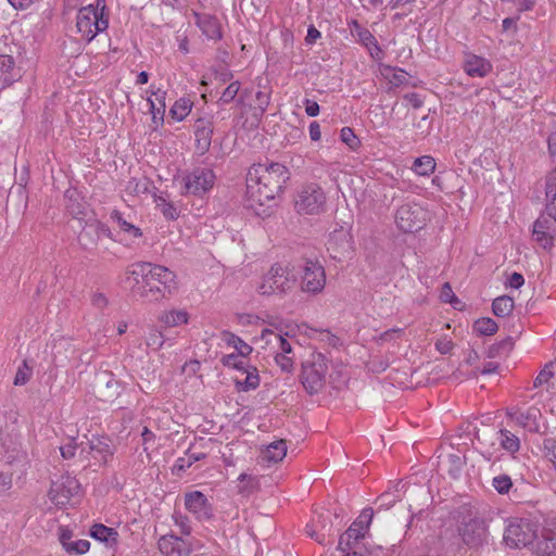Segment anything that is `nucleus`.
<instances>
[{
    "instance_id": "obj_2",
    "label": "nucleus",
    "mask_w": 556,
    "mask_h": 556,
    "mask_svg": "<svg viewBox=\"0 0 556 556\" xmlns=\"http://www.w3.org/2000/svg\"><path fill=\"white\" fill-rule=\"evenodd\" d=\"M295 281V276L287 266L275 263L262 277L257 290L262 295H283L294 288Z\"/></svg>"
},
{
    "instance_id": "obj_45",
    "label": "nucleus",
    "mask_w": 556,
    "mask_h": 556,
    "mask_svg": "<svg viewBox=\"0 0 556 556\" xmlns=\"http://www.w3.org/2000/svg\"><path fill=\"white\" fill-rule=\"evenodd\" d=\"M157 207L161 208L163 215L167 218V219H177L178 216H179V212L177 210V207L170 203V202H167L164 198L160 197L159 200H157Z\"/></svg>"
},
{
    "instance_id": "obj_55",
    "label": "nucleus",
    "mask_w": 556,
    "mask_h": 556,
    "mask_svg": "<svg viewBox=\"0 0 556 556\" xmlns=\"http://www.w3.org/2000/svg\"><path fill=\"white\" fill-rule=\"evenodd\" d=\"M77 448L81 450L80 443L78 444L75 441V439H71V441L67 444H65V445L60 447L61 455L65 459L73 458L75 456V454H76V450Z\"/></svg>"
},
{
    "instance_id": "obj_35",
    "label": "nucleus",
    "mask_w": 556,
    "mask_h": 556,
    "mask_svg": "<svg viewBox=\"0 0 556 556\" xmlns=\"http://www.w3.org/2000/svg\"><path fill=\"white\" fill-rule=\"evenodd\" d=\"M514 309V300L508 295L496 298L492 303V311L497 317L509 316Z\"/></svg>"
},
{
    "instance_id": "obj_6",
    "label": "nucleus",
    "mask_w": 556,
    "mask_h": 556,
    "mask_svg": "<svg viewBox=\"0 0 556 556\" xmlns=\"http://www.w3.org/2000/svg\"><path fill=\"white\" fill-rule=\"evenodd\" d=\"M326 195L316 184H308L301 188L295 198V208L300 214H319L325 206Z\"/></svg>"
},
{
    "instance_id": "obj_43",
    "label": "nucleus",
    "mask_w": 556,
    "mask_h": 556,
    "mask_svg": "<svg viewBox=\"0 0 556 556\" xmlns=\"http://www.w3.org/2000/svg\"><path fill=\"white\" fill-rule=\"evenodd\" d=\"M492 485L498 494L504 495L511 490L513 481L508 475H498L493 478Z\"/></svg>"
},
{
    "instance_id": "obj_33",
    "label": "nucleus",
    "mask_w": 556,
    "mask_h": 556,
    "mask_svg": "<svg viewBox=\"0 0 556 556\" xmlns=\"http://www.w3.org/2000/svg\"><path fill=\"white\" fill-rule=\"evenodd\" d=\"M189 315L184 309H172L160 316V321L166 327H176L188 323Z\"/></svg>"
},
{
    "instance_id": "obj_17",
    "label": "nucleus",
    "mask_w": 556,
    "mask_h": 556,
    "mask_svg": "<svg viewBox=\"0 0 556 556\" xmlns=\"http://www.w3.org/2000/svg\"><path fill=\"white\" fill-rule=\"evenodd\" d=\"M185 505L186 508L200 520H208L213 516L212 506L208 503V500L200 491L186 494Z\"/></svg>"
},
{
    "instance_id": "obj_25",
    "label": "nucleus",
    "mask_w": 556,
    "mask_h": 556,
    "mask_svg": "<svg viewBox=\"0 0 556 556\" xmlns=\"http://www.w3.org/2000/svg\"><path fill=\"white\" fill-rule=\"evenodd\" d=\"M150 263L141 262L130 265L126 271L127 281L131 282L134 293H138V287L147 285L149 276Z\"/></svg>"
},
{
    "instance_id": "obj_22",
    "label": "nucleus",
    "mask_w": 556,
    "mask_h": 556,
    "mask_svg": "<svg viewBox=\"0 0 556 556\" xmlns=\"http://www.w3.org/2000/svg\"><path fill=\"white\" fill-rule=\"evenodd\" d=\"M157 546L164 556H187L189 554L185 541L172 534L161 536Z\"/></svg>"
},
{
    "instance_id": "obj_54",
    "label": "nucleus",
    "mask_w": 556,
    "mask_h": 556,
    "mask_svg": "<svg viewBox=\"0 0 556 556\" xmlns=\"http://www.w3.org/2000/svg\"><path fill=\"white\" fill-rule=\"evenodd\" d=\"M275 361L277 365L281 368L285 372H290L293 369V357L290 355H285L283 353H277Z\"/></svg>"
},
{
    "instance_id": "obj_28",
    "label": "nucleus",
    "mask_w": 556,
    "mask_h": 556,
    "mask_svg": "<svg viewBox=\"0 0 556 556\" xmlns=\"http://www.w3.org/2000/svg\"><path fill=\"white\" fill-rule=\"evenodd\" d=\"M198 25L206 38L211 40H218L222 38L220 25L216 17L211 15L199 16Z\"/></svg>"
},
{
    "instance_id": "obj_9",
    "label": "nucleus",
    "mask_w": 556,
    "mask_h": 556,
    "mask_svg": "<svg viewBox=\"0 0 556 556\" xmlns=\"http://www.w3.org/2000/svg\"><path fill=\"white\" fill-rule=\"evenodd\" d=\"M458 531L463 542L471 548L483 545L488 539L486 522L478 516L465 520Z\"/></svg>"
},
{
    "instance_id": "obj_26",
    "label": "nucleus",
    "mask_w": 556,
    "mask_h": 556,
    "mask_svg": "<svg viewBox=\"0 0 556 556\" xmlns=\"http://www.w3.org/2000/svg\"><path fill=\"white\" fill-rule=\"evenodd\" d=\"M66 198V211L70 215H72L75 219L79 222L81 225V222L84 217L87 214V205L85 202H83L79 198V194L76 190L73 191H66L65 193Z\"/></svg>"
},
{
    "instance_id": "obj_57",
    "label": "nucleus",
    "mask_w": 556,
    "mask_h": 556,
    "mask_svg": "<svg viewBox=\"0 0 556 556\" xmlns=\"http://www.w3.org/2000/svg\"><path fill=\"white\" fill-rule=\"evenodd\" d=\"M238 354H228L224 355L220 358V363L226 367H231L236 369L244 368V363L238 358Z\"/></svg>"
},
{
    "instance_id": "obj_56",
    "label": "nucleus",
    "mask_w": 556,
    "mask_h": 556,
    "mask_svg": "<svg viewBox=\"0 0 556 556\" xmlns=\"http://www.w3.org/2000/svg\"><path fill=\"white\" fill-rule=\"evenodd\" d=\"M305 532L308 536L314 539L319 544H325L327 542V533L326 532H318L316 522H313L312 525H307L305 528Z\"/></svg>"
},
{
    "instance_id": "obj_37",
    "label": "nucleus",
    "mask_w": 556,
    "mask_h": 556,
    "mask_svg": "<svg viewBox=\"0 0 556 556\" xmlns=\"http://www.w3.org/2000/svg\"><path fill=\"white\" fill-rule=\"evenodd\" d=\"M111 219L116 222L118 227L126 233H128L132 238H140L142 236V231L137 226L128 223L124 217L123 214L114 210L111 213Z\"/></svg>"
},
{
    "instance_id": "obj_5",
    "label": "nucleus",
    "mask_w": 556,
    "mask_h": 556,
    "mask_svg": "<svg viewBox=\"0 0 556 556\" xmlns=\"http://www.w3.org/2000/svg\"><path fill=\"white\" fill-rule=\"evenodd\" d=\"M215 174L211 168L197 167L181 177L182 194L203 195L215 182Z\"/></svg>"
},
{
    "instance_id": "obj_29",
    "label": "nucleus",
    "mask_w": 556,
    "mask_h": 556,
    "mask_svg": "<svg viewBox=\"0 0 556 556\" xmlns=\"http://www.w3.org/2000/svg\"><path fill=\"white\" fill-rule=\"evenodd\" d=\"M287 454V443L285 440H279L270 443L265 451L262 452V460L267 463L281 462Z\"/></svg>"
},
{
    "instance_id": "obj_50",
    "label": "nucleus",
    "mask_w": 556,
    "mask_h": 556,
    "mask_svg": "<svg viewBox=\"0 0 556 556\" xmlns=\"http://www.w3.org/2000/svg\"><path fill=\"white\" fill-rule=\"evenodd\" d=\"M31 375V369L28 367L26 361L23 362V365L18 367L15 378H14V384L15 386H24L28 382Z\"/></svg>"
},
{
    "instance_id": "obj_62",
    "label": "nucleus",
    "mask_w": 556,
    "mask_h": 556,
    "mask_svg": "<svg viewBox=\"0 0 556 556\" xmlns=\"http://www.w3.org/2000/svg\"><path fill=\"white\" fill-rule=\"evenodd\" d=\"M403 334V329L401 328H392L380 334V340L383 342L392 341L401 338Z\"/></svg>"
},
{
    "instance_id": "obj_31",
    "label": "nucleus",
    "mask_w": 556,
    "mask_h": 556,
    "mask_svg": "<svg viewBox=\"0 0 556 556\" xmlns=\"http://www.w3.org/2000/svg\"><path fill=\"white\" fill-rule=\"evenodd\" d=\"M240 370L245 374V378L242 381H236L237 388L239 390L247 392L254 390L260 386V376L255 367H248L244 365V368H241Z\"/></svg>"
},
{
    "instance_id": "obj_34",
    "label": "nucleus",
    "mask_w": 556,
    "mask_h": 556,
    "mask_svg": "<svg viewBox=\"0 0 556 556\" xmlns=\"http://www.w3.org/2000/svg\"><path fill=\"white\" fill-rule=\"evenodd\" d=\"M223 340L230 346L237 350L238 355L245 357L250 355L253 351L252 346L245 343L241 338L236 336L232 332L224 331Z\"/></svg>"
},
{
    "instance_id": "obj_58",
    "label": "nucleus",
    "mask_w": 556,
    "mask_h": 556,
    "mask_svg": "<svg viewBox=\"0 0 556 556\" xmlns=\"http://www.w3.org/2000/svg\"><path fill=\"white\" fill-rule=\"evenodd\" d=\"M435 349L441 354H448L454 349V343L446 336L440 338L435 342Z\"/></svg>"
},
{
    "instance_id": "obj_18",
    "label": "nucleus",
    "mask_w": 556,
    "mask_h": 556,
    "mask_svg": "<svg viewBox=\"0 0 556 556\" xmlns=\"http://www.w3.org/2000/svg\"><path fill=\"white\" fill-rule=\"evenodd\" d=\"M507 415L511 418L513 421H515L520 427L527 429L529 432L541 433L540 419L542 417V414L538 407L531 406L525 412L508 410Z\"/></svg>"
},
{
    "instance_id": "obj_23",
    "label": "nucleus",
    "mask_w": 556,
    "mask_h": 556,
    "mask_svg": "<svg viewBox=\"0 0 556 556\" xmlns=\"http://www.w3.org/2000/svg\"><path fill=\"white\" fill-rule=\"evenodd\" d=\"M536 552L542 556H556V521L543 528L536 542Z\"/></svg>"
},
{
    "instance_id": "obj_39",
    "label": "nucleus",
    "mask_w": 556,
    "mask_h": 556,
    "mask_svg": "<svg viewBox=\"0 0 556 556\" xmlns=\"http://www.w3.org/2000/svg\"><path fill=\"white\" fill-rule=\"evenodd\" d=\"M138 294L142 298H150L151 300H160L170 296L172 294L163 293V286L157 282H153V288L143 283L141 287H138Z\"/></svg>"
},
{
    "instance_id": "obj_11",
    "label": "nucleus",
    "mask_w": 556,
    "mask_h": 556,
    "mask_svg": "<svg viewBox=\"0 0 556 556\" xmlns=\"http://www.w3.org/2000/svg\"><path fill=\"white\" fill-rule=\"evenodd\" d=\"M326 285V273L323 265L318 262L306 261L303 267L301 289L303 292L317 294L320 293Z\"/></svg>"
},
{
    "instance_id": "obj_32",
    "label": "nucleus",
    "mask_w": 556,
    "mask_h": 556,
    "mask_svg": "<svg viewBox=\"0 0 556 556\" xmlns=\"http://www.w3.org/2000/svg\"><path fill=\"white\" fill-rule=\"evenodd\" d=\"M160 89L157 91L151 90V93L156 96V100H159L160 105L156 106L154 101L150 98L148 99L149 105H150V112L152 114V123L154 124V128H156L159 125H161L164 121V113H165V102H164V92L159 97Z\"/></svg>"
},
{
    "instance_id": "obj_61",
    "label": "nucleus",
    "mask_w": 556,
    "mask_h": 556,
    "mask_svg": "<svg viewBox=\"0 0 556 556\" xmlns=\"http://www.w3.org/2000/svg\"><path fill=\"white\" fill-rule=\"evenodd\" d=\"M553 377V372L548 369V366H545L544 369H542L536 378L534 379V387H541L544 383H547L549 379Z\"/></svg>"
},
{
    "instance_id": "obj_16",
    "label": "nucleus",
    "mask_w": 556,
    "mask_h": 556,
    "mask_svg": "<svg viewBox=\"0 0 556 556\" xmlns=\"http://www.w3.org/2000/svg\"><path fill=\"white\" fill-rule=\"evenodd\" d=\"M153 282L163 286V293L173 294L177 290L176 275L167 267L150 263L147 286L153 288Z\"/></svg>"
},
{
    "instance_id": "obj_21",
    "label": "nucleus",
    "mask_w": 556,
    "mask_h": 556,
    "mask_svg": "<svg viewBox=\"0 0 556 556\" xmlns=\"http://www.w3.org/2000/svg\"><path fill=\"white\" fill-rule=\"evenodd\" d=\"M21 71L11 54L0 52V88L10 86L21 78Z\"/></svg>"
},
{
    "instance_id": "obj_15",
    "label": "nucleus",
    "mask_w": 556,
    "mask_h": 556,
    "mask_svg": "<svg viewBox=\"0 0 556 556\" xmlns=\"http://www.w3.org/2000/svg\"><path fill=\"white\" fill-rule=\"evenodd\" d=\"M80 445L81 450L79 452V456L84 460L88 462L89 456H91L97 462L105 464L114 453L110 441L106 438L93 437L87 443L81 442Z\"/></svg>"
},
{
    "instance_id": "obj_30",
    "label": "nucleus",
    "mask_w": 556,
    "mask_h": 556,
    "mask_svg": "<svg viewBox=\"0 0 556 556\" xmlns=\"http://www.w3.org/2000/svg\"><path fill=\"white\" fill-rule=\"evenodd\" d=\"M90 535L94 540L103 542L110 546L116 544L118 538V533L115 529L106 527L102 523L93 525L90 529Z\"/></svg>"
},
{
    "instance_id": "obj_49",
    "label": "nucleus",
    "mask_w": 556,
    "mask_h": 556,
    "mask_svg": "<svg viewBox=\"0 0 556 556\" xmlns=\"http://www.w3.org/2000/svg\"><path fill=\"white\" fill-rule=\"evenodd\" d=\"M341 140L348 144L351 149H356L359 144V140L350 127H343L340 132Z\"/></svg>"
},
{
    "instance_id": "obj_36",
    "label": "nucleus",
    "mask_w": 556,
    "mask_h": 556,
    "mask_svg": "<svg viewBox=\"0 0 556 556\" xmlns=\"http://www.w3.org/2000/svg\"><path fill=\"white\" fill-rule=\"evenodd\" d=\"M413 169L419 176H429L435 169V161L430 155L417 157L414 161Z\"/></svg>"
},
{
    "instance_id": "obj_44",
    "label": "nucleus",
    "mask_w": 556,
    "mask_h": 556,
    "mask_svg": "<svg viewBox=\"0 0 556 556\" xmlns=\"http://www.w3.org/2000/svg\"><path fill=\"white\" fill-rule=\"evenodd\" d=\"M240 90V83L239 81H232L230 83L226 89L223 91L220 98L218 99V103L222 104H228L231 101H233L239 93Z\"/></svg>"
},
{
    "instance_id": "obj_41",
    "label": "nucleus",
    "mask_w": 556,
    "mask_h": 556,
    "mask_svg": "<svg viewBox=\"0 0 556 556\" xmlns=\"http://www.w3.org/2000/svg\"><path fill=\"white\" fill-rule=\"evenodd\" d=\"M473 329L479 334L491 336L497 331L498 326L492 318L483 317L475 321Z\"/></svg>"
},
{
    "instance_id": "obj_14",
    "label": "nucleus",
    "mask_w": 556,
    "mask_h": 556,
    "mask_svg": "<svg viewBox=\"0 0 556 556\" xmlns=\"http://www.w3.org/2000/svg\"><path fill=\"white\" fill-rule=\"evenodd\" d=\"M103 236H111L110 228L94 218H89L85 222L77 239L83 249L91 250L98 244V241Z\"/></svg>"
},
{
    "instance_id": "obj_20",
    "label": "nucleus",
    "mask_w": 556,
    "mask_h": 556,
    "mask_svg": "<svg viewBox=\"0 0 556 556\" xmlns=\"http://www.w3.org/2000/svg\"><path fill=\"white\" fill-rule=\"evenodd\" d=\"M463 68L471 77H485L492 71L489 60L473 53H465Z\"/></svg>"
},
{
    "instance_id": "obj_3",
    "label": "nucleus",
    "mask_w": 556,
    "mask_h": 556,
    "mask_svg": "<svg viewBox=\"0 0 556 556\" xmlns=\"http://www.w3.org/2000/svg\"><path fill=\"white\" fill-rule=\"evenodd\" d=\"M328 361L321 353H312L303 362L300 375L301 383L309 395L319 393L326 384Z\"/></svg>"
},
{
    "instance_id": "obj_53",
    "label": "nucleus",
    "mask_w": 556,
    "mask_h": 556,
    "mask_svg": "<svg viewBox=\"0 0 556 556\" xmlns=\"http://www.w3.org/2000/svg\"><path fill=\"white\" fill-rule=\"evenodd\" d=\"M440 298L442 302L452 304L455 308L460 301L455 296L448 282H445L442 287Z\"/></svg>"
},
{
    "instance_id": "obj_47",
    "label": "nucleus",
    "mask_w": 556,
    "mask_h": 556,
    "mask_svg": "<svg viewBox=\"0 0 556 556\" xmlns=\"http://www.w3.org/2000/svg\"><path fill=\"white\" fill-rule=\"evenodd\" d=\"M533 238L543 249H551L553 247L554 237L551 231L536 230L533 231Z\"/></svg>"
},
{
    "instance_id": "obj_52",
    "label": "nucleus",
    "mask_w": 556,
    "mask_h": 556,
    "mask_svg": "<svg viewBox=\"0 0 556 556\" xmlns=\"http://www.w3.org/2000/svg\"><path fill=\"white\" fill-rule=\"evenodd\" d=\"M147 345L149 348H152L154 350H159L163 346L164 344V337L162 334L161 331L156 330V329H152L149 333V336L147 337Z\"/></svg>"
},
{
    "instance_id": "obj_10",
    "label": "nucleus",
    "mask_w": 556,
    "mask_h": 556,
    "mask_svg": "<svg viewBox=\"0 0 556 556\" xmlns=\"http://www.w3.org/2000/svg\"><path fill=\"white\" fill-rule=\"evenodd\" d=\"M327 251L336 261L350 258L353 253L352 236L349 230L340 227L334 229L328 239Z\"/></svg>"
},
{
    "instance_id": "obj_59",
    "label": "nucleus",
    "mask_w": 556,
    "mask_h": 556,
    "mask_svg": "<svg viewBox=\"0 0 556 556\" xmlns=\"http://www.w3.org/2000/svg\"><path fill=\"white\" fill-rule=\"evenodd\" d=\"M255 97L257 102L256 109L260 111V115L262 116L269 105L270 97L269 93L264 91H257Z\"/></svg>"
},
{
    "instance_id": "obj_63",
    "label": "nucleus",
    "mask_w": 556,
    "mask_h": 556,
    "mask_svg": "<svg viewBox=\"0 0 556 556\" xmlns=\"http://www.w3.org/2000/svg\"><path fill=\"white\" fill-rule=\"evenodd\" d=\"M495 345H496L497 351L501 350L503 352V354H505L513 350V348L515 345V340L511 336H508L505 339H503L502 341H500L498 343H496Z\"/></svg>"
},
{
    "instance_id": "obj_8",
    "label": "nucleus",
    "mask_w": 556,
    "mask_h": 556,
    "mask_svg": "<svg viewBox=\"0 0 556 556\" xmlns=\"http://www.w3.org/2000/svg\"><path fill=\"white\" fill-rule=\"evenodd\" d=\"M536 538L533 526L527 520L510 521L505 528L503 540L509 547L519 548L533 543Z\"/></svg>"
},
{
    "instance_id": "obj_46",
    "label": "nucleus",
    "mask_w": 556,
    "mask_h": 556,
    "mask_svg": "<svg viewBox=\"0 0 556 556\" xmlns=\"http://www.w3.org/2000/svg\"><path fill=\"white\" fill-rule=\"evenodd\" d=\"M90 548V542L88 540H77L70 542L68 545L64 547V549L68 554L83 555L87 553Z\"/></svg>"
},
{
    "instance_id": "obj_38",
    "label": "nucleus",
    "mask_w": 556,
    "mask_h": 556,
    "mask_svg": "<svg viewBox=\"0 0 556 556\" xmlns=\"http://www.w3.org/2000/svg\"><path fill=\"white\" fill-rule=\"evenodd\" d=\"M500 439H501V445L504 450L516 453L520 448V441L519 439L513 434L510 431L506 429H502L498 431Z\"/></svg>"
},
{
    "instance_id": "obj_40",
    "label": "nucleus",
    "mask_w": 556,
    "mask_h": 556,
    "mask_svg": "<svg viewBox=\"0 0 556 556\" xmlns=\"http://www.w3.org/2000/svg\"><path fill=\"white\" fill-rule=\"evenodd\" d=\"M268 336L274 337V341L277 344L278 352L277 353H283L285 355L292 354V346L290 342L283 338L280 333H275L270 329H264L262 331V339H266Z\"/></svg>"
},
{
    "instance_id": "obj_1",
    "label": "nucleus",
    "mask_w": 556,
    "mask_h": 556,
    "mask_svg": "<svg viewBox=\"0 0 556 556\" xmlns=\"http://www.w3.org/2000/svg\"><path fill=\"white\" fill-rule=\"evenodd\" d=\"M290 178L287 166L280 163L254 164L247 176V197L249 206H264L282 192Z\"/></svg>"
},
{
    "instance_id": "obj_60",
    "label": "nucleus",
    "mask_w": 556,
    "mask_h": 556,
    "mask_svg": "<svg viewBox=\"0 0 556 556\" xmlns=\"http://www.w3.org/2000/svg\"><path fill=\"white\" fill-rule=\"evenodd\" d=\"M392 75L388 76L390 84L395 87H399L407 81L406 73L403 70H392Z\"/></svg>"
},
{
    "instance_id": "obj_13",
    "label": "nucleus",
    "mask_w": 556,
    "mask_h": 556,
    "mask_svg": "<svg viewBox=\"0 0 556 556\" xmlns=\"http://www.w3.org/2000/svg\"><path fill=\"white\" fill-rule=\"evenodd\" d=\"M214 117L202 116L195 119L193 124V135L195 142V153L204 155L210 151L212 144V137L214 134Z\"/></svg>"
},
{
    "instance_id": "obj_42",
    "label": "nucleus",
    "mask_w": 556,
    "mask_h": 556,
    "mask_svg": "<svg viewBox=\"0 0 556 556\" xmlns=\"http://www.w3.org/2000/svg\"><path fill=\"white\" fill-rule=\"evenodd\" d=\"M190 110H191L190 102L188 100L180 99L174 103L169 113L174 119L180 122L185 117L188 116V114L190 113Z\"/></svg>"
},
{
    "instance_id": "obj_4",
    "label": "nucleus",
    "mask_w": 556,
    "mask_h": 556,
    "mask_svg": "<svg viewBox=\"0 0 556 556\" xmlns=\"http://www.w3.org/2000/svg\"><path fill=\"white\" fill-rule=\"evenodd\" d=\"M103 10L104 5L99 13L98 8L89 4L78 11L76 27L87 41H91L99 33L108 28L109 21L103 17Z\"/></svg>"
},
{
    "instance_id": "obj_64",
    "label": "nucleus",
    "mask_w": 556,
    "mask_h": 556,
    "mask_svg": "<svg viewBox=\"0 0 556 556\" xmlns=\"http://www.w3.org/2000/svg\"><path fill=\"white\" fill-rule=\"evenodd\" d=\"M553 226V223L547 217H540L535 220L533 225V231L536 230H544V231H551Z\"/></svg>"
},
{
    "instance_id": "obj_48",
    "label": "nucleus",
    "mask_w": 556,
    "mask_h": 556,
    "mask_svg": "<svg viewBox=\"0 0 556 556\" xmlns=\"http://www.w3.org/2000/svg\"><path fill=\"white\" fill-rule=\"evenodd\" d=\"M316 527L318 532H326L327 540L333 536L332 533V523L330 520V515H319L318 520L316 521Z\"/></svg>"
},
{
    "instance_id": "obj_7",
    "label": "nucleus",
    "mask_w": 556,
    "mask_h": 556,
    "mask_svg": "<svg viewBox=\"0 0 556 556\" xmlns=\"http://www.w3.org/2000/svg\"><path fill=\"white\" fill-rule=\"evenodd\" d=\"M426 212L417 203H405L395 213V224L403 232H415L422 228Z\"/></svg>"
},
{
    "instance_id": "obj_12",
    "label": "nucleus",
    "mask_w": 556,
    "mask_h": 556,
    "mask_svg": "<svg viewBox=\"0 0 556 556\" xmlns=\"http://www.w3.org/2000/svg\"><path fill=\"white\" fill-rule=\"evenodd\" d=\"M79 482L71 476H62L59 480L51 483L49 490L50 500L58 506H65L71 498L78 494Z\"/></svg>"
},
{
    "instance_id": "obj_19",
    "label": "nucleus",
    "mask_w": 556,
    "mask_h": 556,
    "mask_svg": "<svg viewBox=\"0 0 556 556\" xmlns=\"http://www.w3.org/2000/svg\"><path fill=\"white\" fill-rule=\"evenodd\" d=\"M93 387L100 396L112 397L118 394L119 383L109 370H100L96 374Z\"/></svg>"
},
{
    "instance_id": "obj_24",
    "label": "nucleus",
    "mask_w": 556,
    "mask_h": 556,
    "mask_svg": "<svg viewBox=\"0 0 556 556\" xmlns=\"http://www.w3.org/2000/svg\"><path fill=\"white\" fill-rule=\"evenodd\" d=\"M366 532L365 527L362 526V521H354L340 536L338 547L342 552L355 548L358 541L365 536Z\"/></svg>"
},
{
    "instance_id": "obj_27",
    "label": "nucleus",
    "mask_w": 556,
    "mask_h": 556,
    "mask_svg": "<svg viewBox=\"0 0 556 556\" xmlns=\"http://www.w3.org/2000/svg\"><path fill=\"white\" fill-rule=\"evenodd\" d=\"M546 213L556 222V169L551 172L545 179Z\"/></svg>"
},
{
    "instance_id": "obj_51",
    "label": "nucleus",
    "mask_w": 556,
    "mask_h": 556,
    "mask_svg": "<svg viewBox=\"0 0 556 556\" xmlns=\"http://www.w3.org/2000/svg\"><path fill=\"white\" fill-rule=\"evenodd\" d=\"M357 35L359 41L368 49L370 55H375L371 49V46H375V41H377L375 36L366 28H359Z\"/></svg>"
}]
</instances>
